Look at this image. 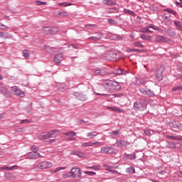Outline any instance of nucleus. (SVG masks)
I'll list each match as a JSON object with an SVG mask.
<instances>
[{
    "label": "nucleus",
    "instance_id": "f257e3e1",
    "mask_svg": "<svg viewBox=\"0 0 182 182\" xmlns=\"http://www.w3.org/2000/svg\"><path fill=\"white\" fill-rule=\"evenodd\" d=\"M59 132V130H51L47 132H43L41 135L38 136L39 140H48V139H50L52 137H56V132Z\"/></svg>",
    "mask_w": 182,
    "mask_h": 182
},
{
    "label": "nucleus",
    "instance_id": "f03ea898",
    "mask_svg": "<svg viewBox=\"0 0 182 182\" xmlns=\"http://www.w3.org/2000/svg\"><path fill=\"white\" fill-rule=\"evenodd\" d=\"M133 107L136 112H143L144 110H146L147 105L142 101L139 102H136L134 103Z\"/></svg>",
    "mask_w": 182,
    "mask_h": 182
},
{
    "label": "nucleus",
    "instance_id": "7ed1b4c3",
    "mask_svg": "<svg viewBox=\"0 0 182 182\" xmlns=\"http://www.w3.org/2000/svg\"><path fill=\"white\" fill-rule=\"evenodd\" d=\"M139 92L142 95H144L145 96H149V97H153L154 95V92H153L151 90H147V87L142 86L139 87Z\"/></svg>",
    "mask_w": 182,
    "mask_h": 182
},
{
    "label": "nucleus",
    "instance_id": "20e7f679",
    "mask_svg": "<svg viewBox=\"0 0 182 182\" xmlns=\"http://www.w3.org/2000/svg\"><path fill=\"white\" fill-rule=\"evenodd\" d=\"M53 164L52 162L49 161H42L36 166V168H40L41 170H45V168H50Z\"/></svg>",
    "mask_w": 182,
    "mask_h": 182
},
{
    "label": "nucleus",
    "instance_id": "39448f33",
    "mask_svg": "<svg viewBox=\"0 0 182 182\" xmlns=\"http://www.w3.org/2000/svg\"><path fill=\"white\" fill-rule=\"evenodd\" d=\"M11 92L15 95V96H18L19 97H25V92L21 89L18 88L16 86L11 87Z\"/></svg>",
    "mask_w": 182,
    "mask_h": 182
},
{
    "label": "nucleus",
    "instance_id": "423d86ee",
    "mask_svg": "<svg viewBox=\"0 0 182 182\" xmlns=\"http://www.w3.org/2000/svg\"><path fill=\"white\" fill-rule=\"evenodd\" d=\"M165 67L161 65L155 73V76L159 82L163 80V72H164Z\"/></svg>",
    "mask_w": 182,
    "mask_h": 182
},
{
    "label": "nucleus",
    "instance_id": "0eeeda50",
    "mask_svg": "<svg viewBox=\"0 0 182 182\" xmlns=\"http://www.w3.org/2000/svg\"><path fill=\"white\" fill-rule=\"evenodd\" d=\"M154 29V31H158L159 30V27L151 24L149 25L148 27L146 28H142L139 30V32H141L142 33H151V31H150L149 29Z\"/></svg>",
    "mask_w": 182,
    "mask_h": 182
},
{
    "label": "nucleus",
    "instance_id": "6e6552de",
    "mask_svg": "<svg viewBox=\"0 0 182 182\" xmlns=\"http://www.w3.org/2000/svg\"><path fill=\"white\" fill-rule=\"evenodd\" d=\"M43 31L46 35H56L59 32L57 28H52L50 27H44Z\"/></svg>",
    "mask_w": 182,
    "mask_h": 182
},
{
    "label": "nucleus",
    "instance_id": "1a4fd4ad",
    "mask_svg": "<svg viewBox=\"0 0 182 182\" xmlns=\"http://www.w3.org/2000/svg\"><path fill=\"white\" fill-rule=\"evenodd\" d=\"M70 174L71 177H73L74 178L75 177H82L81 170L78 167H73L70 170Z\"/></svg>",
    "mask_w": 182,
    "mask_h": 182
},
{
    "label": "nucleus",
    "instance_id": "9d476101",
    "mask_svg": "<svg viewBox=\"0 0 182 182\" xmlns=\"http://www.w3.org/2000/svg\"><path fill=\"white\" fill-rule=\"evenodd\" d=\"M73 96L76 97L77 100H80L81 102H86V100H87V96L82 92H75Z\"/></svg>",
    "mask_w": 182,
    "mask_h": 182
},
{
    "label": "nucleus",
    "instance_id": "9b49d317",
    "mask_svg": "<svg viewBox=\"0 0 182 182\" xmlns=\"http://www.w3.org/2000/svg\"><path fill=\"white\" fill-rule=\"evenodd\" d=\"M0 92L2 93V95H4V96H6V97H11L9 90H8V88L4 86L2 82H0Z\"/></svg>",
    "mask_w": 182,
    "mask_h": 182
},
{
    "label": "nucleus",
    "instance_id": "f8f14e48",
    "mask_svg": "<svg viewBox=\"0 0 182 182\" xmlns=\"http://www.w3.org/2000/svg\"><path fill=\"white\" fill-rule=\"evenodd\" d=\"M101 153H104L105 154H113V153H114V148L104 146L101 149Z\"/></svg>",
    "mask_w": 182,
    "mask_h": 182
},
{
    "label": "nucleus",
    "instance_id": "ddd939ff",
    "mask_svg": "<svg viewBox=\"0 0 182 182\" xmlns=\"http://www.w3.org/2000/svg\"><path fill=\"white\" fill-rule=\"evenodd\" d=\"M155 41L157 43H167V42H170V39L161 36V35H159L156 36V37L155 38Z\"/></svg>",
    "mask_w": 182,
    "mask_h": 182
},
{
    "label": "nucleus",
    "instance_id": "4468645a",
    "mask_svg": "<svg viewBox=\"0 0 182 182\" xmlns=\"http://www.w3.org/2000/svg\"><path fill=\"white\" fill-rule=\"evenodd\" d=\"M166 147H168V149H180L181 144L180 143L168 141L167 142Z\"/></svg>",
    "mask_w": 182,
    "mask_h": 182
},
{
    "label": "nucleus",
    "instance_id": "2eb2a0df",
    "mask_svg": "<svg viewBox=\"0 0 182 182\" xmlns=\"http://www.w3.org/2000/svg\"><path fill=\"white\" fill-rule=\"evenodd\" d=\"M112 84H113V80H105L103 82V86L107 90H112Z\"/></svg>",
    "mask_w": 182,
    "mask_h": 182
},
{
    "label": "nucleus",
    "instance_id": "dca6fc26",
    "mask_svg": "<svg viewBox=\"0 0 182 182\" xmlns=\"http://www.w3.org/2000/svg\"><path fill=\"white\" fill-rule=\"evenodd\" d=\"M61 60H63V54L58 53L55 55L54 62L56 65H60Z\"/></svg>",
    "mask_w": 182,
    "mask_h": 182
},
{
    "label": "nucleus",
    "instance_id": "f3484780",
    "mask_svg": "<svg viewBox=\"0 0 182 182\" xmlns=\"http://www.w3.org/2000/svg\"><path fill=\"white\" fill-rule=\"evenodd\" d=\"M28 157L32 160H36V159H39V157H41V154L31 151L28 154Z\"/></svg>",
    "mask_w": 182,
    "mask_h": 182
},
{
    "label": "nucleus",
    "instance_id": "a211bd4d",
    "mask_svg": "<svg viewBox=\"0 0 182 182\" xmlns=\"http://www.w3.org/2000/svg\"><path fill=\"white\" fill-rule=\"evenodd\" d=\"M96 144H100V146H102V143L101 142H92V141H89V142H85L83 144H82L81 146L82 147H92L93 146H96Z\"/></svg>",
    "mask_w": 182,
    "mask_h": 182
},
{
    "label": "nucleus",
    "instance_id": "6ab92c4d",
    "mask_svg": "<svg viewBox=\"0 0 182 182\" xmlns=\"http://www.w3.org/2000/svg\"><path fill=\"white\" fill-rule=\"evenodd\" d=\"M114 75H115V76H120V75H127V71L124 70L123 69H115L113 71Z\"/></svg>",
    "mask_w": 182,
    "mask_h": 182
},
{
    "label": "nucleus",
    "instance_id": "aec40b11",
    "mask_svg": "<svg viewBox=\"0 0 182 182\" xmlns=\"http://www.w3.org/2000/svg\"><path fill=\"white\" fill-rule=\"evenodd\" d=\"M108 110H111V112H114L115 113H123L124 110L117 107H107Z\"/></svg>",
    "mask_w": 182,
    "mask_h": 182
},
{
    "label": "nucleus",
    "instance_id": "412c9836",
    "mask_svg": "<svg viewBox=\"0 0 182 182\" xmlns=\"http://www.w3.org/2000/svg\"><path fill=\"white\" fill-rule=\"evenodd\" d=\"M166 139H169V140H176V141H182V136L176 135H166Z\"/></svg>",
    "mask_w": 182,
    "mask_h": 182
},
{
    "label": "nucleus",
    "instance_id": "4be33fe9",
    "mask_svg": "<svg viewBox=\"0 0 182 182\" xmlns=\"http://www.w3.org/2000/svg\"><path fill=\"white\" fill-rule=\"evenodd\" d=\"M103 37V33H99V36L98 37H95V36L89 37L87 38V41H90V39L92 41H93V42H98V41H100L101 38Z\"/></svg>",
    "mask_w": 182,
    "mask_h": 182
},
{
    "label": "nucleus",
    "instance_id": "5701e85b",
    "mask_svg": "<svg viewBox=\"0 0 182 182\" xmlns=\"http://www.w3.org/2000/svg\"><path fill=\"white\" fill-rule=\"evenodd\" d=\"M112 90H120V84L117 81L112 80Z\"/></svg>",
    "mask_w": 182,
    "mask_h": 182
},
{
    "label": "nucleus",
    "instance_id": "b1692460",
    "mask_svg": "<svg viewBox=\"0 0 182 182\" xmlns=\"http://www.w3.org/2000/svg\"><path fill=\"white\" fill-rule=\"evenodd\" d=\"M14 168L16 170V168H18V166L14 165V166H11V167H8V166L1 167V170H6V171H12Z\"/></svg>",
    "mask_w": 182,
    "mask_h": 182
},
{
    "label": "nucleus",
    "instance_id": "393cba45",
    "mask_svg": "<svg viewBox=\"0 0 182 182\" xmlns=\"http://www.w3.org/2000/svg\"><path fill=\"white\" fill-rule=\"evenodd\" d=\"M98 134H100V133L93 131L91 132H88L87 134V137H96V136H97Z\"/></svg>",
    "mask_w": 182,
    "mask_h": 182
},
{
    "label": "nucleus",
    "instance_id": "a878e982",
    "mask_svg": "<svg viewBox=\"0 0 182 182\" xmlns=\"http://www.w3.org/2000/svg\"><path fill=\"white\" fill-rule=\"evenodd\" d=\"M124 14H126L127 15H132V16H136V14H134V12L127 9H124Z\"/></svg>",
    "mask_w": 182,
    "mask_h": 182
},
{
    "label": "nucleus",
    "instance_id": "bb28decb",
    "mask_svg": "<svg viewBox=\"0 0 182 182\" xmlns=\"http://www.w3.org/2000/svg\"><path fill=\"white\" fill-rule=\"evenodd\" d=\"M109 71H107V69L102 68L100 70V76H107V75H109Z\"/></svg>",
    "mask_w": 182,
    "mask_h": 182
},
{
    "label": "nucleus",
    "instance_id": "cd10ccee",
    "mask_svg": "<svg viewBox=\"0 0 182 182\" xmlns=\"http://www.w3.org/2000/svg\"><path fill=\"white\" fill-rule=\"evenodd\" d=\"M126 171L129 173V174H134V173H136V169H134V167L131 166L129 168H127L126 169Z\"/></svg>",
    "mask_w": 182,
    "mask_h": 182
},
{
    "label": "nucleus",
    "instance_id": "c85d7f7f",
    "mask_svg": "<svg viewBox=\"0 0 182 182\" xmlns=\"http://www.w3.org/2000/svg\"><path fill=\"white\" fill-rule=\"evenodd\" d=\"M164 12H168V14H172V15H174L176 16V15H177V12L173 11V9L168 8L164 10Z\"/></svg>",
    "mask_w": 182,
    "mask_h": 182
},
{
    "label": "nucleus",
    "instance_id": "c756f323",
    "mask_svg": "<svg viewBox=\"0 0 182 182\" xmlns=\"http://www.w3.org/2000/svg\"><path fill=\"white\" fill-rule=\"evenodd\" d=\"M111 39H112V41H122L123 38L120 36L114 35L111 36Z\"/></svg>",
    "mask_w": 182,
    "mask_h": 182
},
{
    "label": "nucleus",
    "instance_id": "7c9ffc66",
    "mask_svg": "<svg viewBox=\"0 0 182 182\" xmlns=\"http://www.w3.org/2000/svg\"><path fill=\"white\" fill-rule=\"evenodd\" d=\"M141 39H144V41H150L151 39V36H146V34H141L140 35Z\"/></svg>",
    "mask_w": 182,
    "mask_h": 182
},
{
    "label": "nucleus",
    "instance_id": "2f4dec72",
    "mask_svg": "<svg viewBox=\"0 0 182 182\" xmlns=\"http://www.w3.org/2000/svg\"><path fill=\"white\" fill-rule=\"evenodd\" d=\"M23 56L25 59H29V51L28 50H23Z\"/></svg>",
    "mask_w": 182,
    "mask_h": 182
},
{
    "label": "nucleus",
    "instance_id": "473e14b6",
    "mask_svg": "<svg viewBox=\"0 0 182 182\" xmlns=\"http://www.w3.org/2000/svg\"><path fill=\"white\" fill-rule=\"evenodd\" d=\"M111 58H112L109 59L110 60H117V59H119V55H117V53H113L111 55Z\"/></svg>",
    "mask_w": 182,
    "mask_h": 182
},
{
    "label": "nucleus",
    "instance_id": "72a5a7b5",
    "mask_svg": "<svg viewBox=\"0 0 182 182\" xmlns=\"http://www.w3.org/2000/svg\"><path fill=\"white\" fill-rule=\"evenodd\" d=\"M173 23L176 26H177V28H178V29H180V31H182V25L181 23H180V21H175Z\"/></svg>",
    "mask_w": 182,
    "mask_h": 182
},
{
    "label": "nucleus",
    "instance_id": "f704fd0d",
    "mask_svg": "<svg viewBox=\"0 0 182 182\" xmlns=\"http://www.w3.org/2000/svg\"><path fill=\"white\" fill-rule=\"evenodd\" d=\"M74 154L78 157H85V154L82 151H75L74 152Z\"/></svg>",
    "mask_w": 182,
    "mask_h": 182
},
{
    "label": "nucleus",
    "instance_id": "c9c22d12",
    "mask_svg": "<svg viewBox=\"0 0 182 182\" xmlns=\"http://www.w3.org/2000/svg\"><path fill=\"white\" fill-rule=\"evenodd\" d=\"M64 136H76V132H73V131H70V132H65L64 134Z\"/></svg>",
    "mask_w": 182,
    "mask_h": 182
},
{
    "label": "nucleus",
    "instance_id": "e433bc0d",
    "mask_svg": "<svg viewBox=\"0 0 182 182\" xmlns=\"http://www.w3.org/2000/svg\"><path fill=\"white\" fill-rule=\"evenodd\" d=\"M134 46H135L136 48H144V46L143 44H141V43L140 41H136L135 43H134Z\"/></svg>",
    "mask_w": 182,
    "mask_h": 182
},
{
    "label": "nucleus",
    "instance_id": "4c0bfd02",
    "mask_svg": "<svg viewBox=\"0 0 182 182\" xmlns=\"http://www.w3.org/2000/svg\"><path fill=\"white\" fill-rule=\"evenodd\" d=\"M58 16L60 18H63L64 16H68V13L65 11H61V12L58 13Z\"/></svg>",
    "mask_w": 182,
    "mask_h": 182
},
{
    "label": "nucleus",
    "instance_id": "58836bf2",
    "mask_svg": "<svg viewBox=\"0 0 182 182\" xmlns=\"http://www.w3.org/2000/svg\"><path fill=\"white\" fill-rule=\"evenodd\" d=\"M87 168H90V170L97 171V170H100V166L95 165V166H88Z\"/></svg>",
    "mask_w": 182,
    "mask_h": 182
},
{
    "label": "nucleus",
    "instance_id": "ea45409f",
    "mask_svg": "<svg viewBox=\"0 0 182 182\" xmlns=\"http://www.w3.org/2000/svg\"><path fill=\"white\" fill-rule=\"evenodd\" d=\"M144 133H145L146 136H151L153 131L151 129H145Z\"/></svg>",
    "mask_w": 182,
    "mask_h": 182
},
{
    "label": "nucleus",
    "instance_id": "a19ab883",
    "mask_svg": "<svg viewBox=\"0 0 182 182\" xmlns=\"http://www.w3.org/2000/svg\"><path fill=\"white\" fill-rule=\"evenodd\" d=\"M31 150L33 151V152L34 153H38V151H39V147L33 145L31 146Z\"/></svg>",
    "mask_w": 182,
    "mask_h": 182
},
{
    "label": "nucleus",
    "instance_id": "79ce46f5",
    "mask_svg": "<svg viewBox=\"0 0 182 182\" xmlns=\"http://www.w3.org/2000/svg\"><path fill=\"white\" fill-rule=\"evenodd\" d=\"M21 124H25V123H32V119H23L20 122Z\"/></svg>",
    "mask_w": 182,
    "mask_h": 182
},
{
    "label": "nucleus",
    "instance_id": "37998d69",
    "mask_svg": "<svg viewBox=\"0 0 182 182\" xmlns=\"http://www.w3.org/2000/svg\"><path fill=\"white\" fill-rule=\"evenodd\" d=\"M108 23H110V25H117V22L114 19L109 18Z\"/></svg>",
    "mask_w": 182,
    "mask_h": 182
},
{
    "label": "nucleus",
    "instance_id": "c03bdc74",
    "mask_svg": "<svg viewBox=\"0 0 182 182\" xmlns=\"http://www.w3.org/2000/svg\"><path fill=\"white\" fill-rule=\"evenodd\" d=\"M63 178H69L70 177H72V173H70V171L68 173L63 174Z\"/></svg>",
    "mask_w": 182,
    "mask_h": 182
},
{
    "label": "nucleus",
    "instance_id": "a18cd8bd",
    "mask_svg": "<svg viewBox=\"0 0 182 182\" xmlns=\"http://www.w3.org/2000/svg\"><path fill=\"white\" fill-rule=\"evenodd\" d=\"M70 5H72V3H68V2L60 3V6H70Z\"/></svg>",
    "mask_w": 182,
    "mask_h": 182
},
{
    "label": "nucleus",
    "instance_id": "49530a36",
    "mask_svg": "<svg viewBox=\"0 0 182 182\" xmlns=\"http://www.w3.org/2000/svg\"><path fill=\"white\" fill-rule=\"evenodd\" d=\"M66 167H58L55 171H53V173H58L60 171V170H65Z\"/></svg>",
    "mask_w": 182,
    "mask_h": 182
},
{
    "label": "nucleus",
    "instance_id": "de8ad7c7",
    "mask_svg": "<svg viewBox=\"0 0 182 182\" xmlns=\"http://www.w3.org/2000/svg\"><path fill=\"white\" fill-rule=\"evenodd\" d=\"M173 92H177V90H182V85L178 86V87H174L172 89Z\"/></svg>",
    "mask_w": 182,
    "mask_h": 182
},
{
    "label": "nucleus",
    "instance_id": "09e8293b",
    "mask_svg": "<svg viewBox=\"0 0 182 182\" xmlns=\"http://www.w3.org/2000/svg\"><path fill=\"white\" fill-rule=\"evenodd\" d=\"M0 26H1V31H8V29H9V27H8L2 23L1 24Z\"/></svg>",
    "mask_w": 182,
    "mask_h": 182
},
{
    "label": "nucleus",
    "instance_id": "8fccbe9b",
    "mask_svg": "<svg viewBox=\"0 0 182 182\" xmlns=\"http://www.w3.org/2000/svg\"><path fill=\"white\" fill-rule=\"evenodd\" d=\"M85 173L87 174V176H95L96 172L86 171Z\"/></svg>",
    "mask_w": 182,
    "mask_h": 182
},
{
    "label": "nucleus",
    "instance_id": "3c124183",
    "mask_svg": "<svg viewBox=\"0 0 182 182\" xmlns=\"http://www.w3.org/2000/svg\"><path fill=\"white\" fill-rule=\"evenodd\" d=\"M36 4L39 6L41 5H46L47 3L41 1H36Z\"/></svg>",
    "mask_w": 182,
    "mask_h": 182
},
{
    "label": "nucleus",
    "instance_id": "603ef678",
    "mask_svg": "<svg viewBox=\"0 0 182 182\" xmlns=\"http://www.w3.org/2000/svg\"><path fill=\"white\" fill-rule=\"evenodd\" d=\"M119 144L122 146H127V141L124 140L119 141Z\"/></svg>",
    "mask_w": 182,
    "mask_h": 182
},
{
    "label": "nucleus",
    "instance_id": "864d4df0",
    "mask_svg": "<svg viewBox=\"0 0 182 182\" xmlns=\"http://www.w3.org/2000/svg\"><path fill=\"white\" fill-rule=\"evenodd\" d=\"M129 159H130L131 160H136V155L135 154H132L131 155H129Z\"/></svg>",
    "mask_w": 182,
    "mask_h": 182
},
{
    "label": "nucleus",
    "instance_id": "5fc2aeb1",
    "mask_svg": "<svg viewBox=\"0 0 182 182\" xmlns=\"http://www.w3.org/2000/svg\"><path fill=\"white\" fill-rule=\"evenodd\" d=\"M172 127H173V129H180V127L178 126V124H177V122H173L172 124Z\"/></svg>",
    "mask_w": 182,
    "mask_h": 182
},
{
    "label": "nucleus",
    "instance_id": "6e6d98bb",
    "mask_svg": "<svg viewBox=\"0 0 182 182\" xmlns=\"http://www.w3.org/2000/svg\"><path fill=\"white\" fill-rule=\"evenodd\" d=\"M128 52H141V50L132 48L130 50H128Z\"/></svg>",
    "mask_w": 182,
    "mask_h": 182
},
{
    "label": "nucleus",
    "instance_id": "4d7b16f0",
    "mask_svg": "<svg viewBox=\"0 0 182 182\" xmlns=\"http://www.w3.org/2000/svg\"><path fill=\"white\" fill-rule=\"evenodd\" d=\"M94 73L95 75H97L98 76H100V69L95 70Z\"/></svg>",
    "mask_w": 182,
    "mask_h": 182
},
{
    "label": "nucleus",
    "instance_id": "13d9d810",
    "mask_svg": "<svg viewBox=\"0 0 182 182\" xmlns=\"http://www.w3.org/2000/svg\"><path fill=\"white\" fill-rule=\"evenodd\" d=\"M70 46L72 48H74V49H79V46H77L76 44H71L70 46H69V48H70Z\"/></svg>",
    "mask_w": 182,
    "mask_h": 182
},
{
    "label": "nucleus",
    "instance_id": "bf43d9fd",
    "mask_svg": "<svg viewBox=\"0 0 182 182\" xmlns=\"http://www.w3.org/2000/svg\"><path fill=\"white\" fill-rule=\"evenodd\" d=\"M176 176H178V177H180L181 178H182V171H179L176 172Z\"/></svg>",
    "mask_w": 182,
    "mask_h": 182
},
{
    "label": "nucleus",
    "instance_id": "052dcab7",
    "mask_svg": "<svg viewBox=\"0 0 182 182\" xmlns=\"http://www.w3.org/2000/svg\"><path fill=\"white\" fill-rule=\"evenodd\" d=\"M175 4H176V6H179V8H182V3L181 2L176 1Z\"/></svg>",
    "mask_w": 182,
    "mask_h": 182
},
{
    "label": "nucleus",
    "instance_id": "680f3d73",
    "mask_svg": "<svg viewBox=\"0 0 182 182\" xmlns=\"http://www.w3.org/2000/svg\"><path fill=\"white\" fill-rule=\"evenodd\" d=\"M107 5H114V4L113 3V1H112V0H108L107 1Z\"/></svg>",
    "mask_w": 182,
    "mask_h": 182
},
{
    "label": "nucleus",
    "instance_id": "e2e57ef3",
    "mask_svg": "<svg viewBox=\"0 0 182 182\" xmlns=\"http://www.w3.org/2000/svg\"><path fill=\"white\" fill-rule=\"evenodd\" d=\"M94 95H96L97 96H106V94H100L96 92H94Z\"/></svg>",
    "mask_w": 182,
    "mask_h": 182
},
{
    "label": "nucleus",
    "instance_id": "0e129e2a",
    "mask_svg": "<svg viewBox=\"0 0 182 182\" xmlns=\"http://www.w3.org/2000/svg\"><path fill=\"white\" fill-rule=\"evenodd\" d=\"M82 123H86V121H85L84 119H80L78 121V124H82Z\"/></svg>",
    "mask_w": 182,
    "mask_h": 182
},
{
    "label": "nucleus",
    "instance_id": "69168bd1",
    "mask_svg": "<svg viewBox=\"0 0 182 182\" xmlns=\"http://www.w3.org/2000/svg\"><path fill=\"white\" fill-rule=\"evenodd\" d=\"M45 49H46V52L50 53V51H49V50H50V48L49 46H46L45 48Z\"/></svg>",
    "mask_w": 182,
    "mask_h": 182
},
{
    "label": "nucleus",
    "instance_id": "338daca9",
    "mask_svg": "<svg viewBox=\"0 0 182 182\" xmlns=\"http://www.w3.org/2000/svg\"><path fill=\"white\" fill-rule=\"evenodd\" d=\"M55 141H56V140H55V139H50V140L48 141V143H49L50 144H52V143H55Z\"/></svg>",
    "mask_w": 182,
    "mask_h": 182
},
{
    "label": "nucleus",
    "instance_id": "774afa93",
    "mask_svg": "<svg viewBox=\"0 0 182 182\" xmlns=\"http://www.w3.org/2000/svg\"><path fill=\"white\" fill-rule=\"evenodd\" d=\"M112 134H115V135L119 134V130L113 131Z\"/></svg>",
    "mask_w": 182,
    "mask_h": 182
}]
</instances>
